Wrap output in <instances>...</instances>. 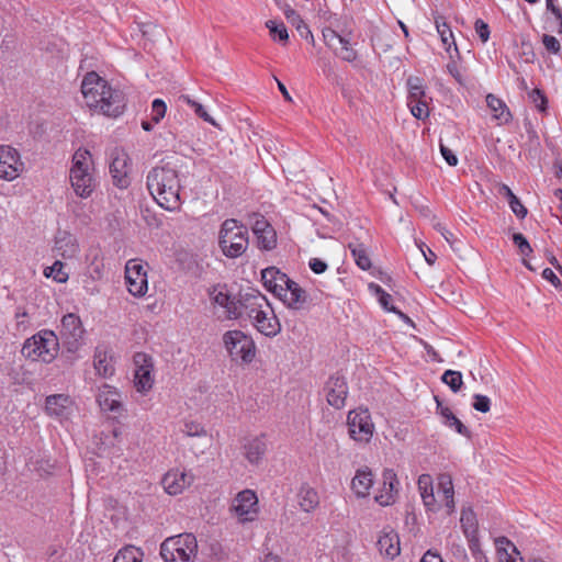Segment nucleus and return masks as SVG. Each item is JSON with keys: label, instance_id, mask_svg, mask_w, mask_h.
Segmentation results:
<instances>
[{"label": "nucleus", "instance_id": "5fc2aeb1", "mask_svg": "<svg viewBox=\"0 0 562 562\" xmlns=\"http://www.w3.org/2000/svg\"><path fill=\"white\" fill-rule=\"evenodd\" d=\"M542 44L543 46L546 47V49L551 53V54H559L560 50H561V44L560 42L557 40L555 36L553 35H549V34H543L542 35Z\"/></svg>", "mask_w": 562, "mask_h": 562}, {"label": "nucleus", "instance_id": "7ed1b4c3", "mask_svg": "<svg viewBox=\"0 0 562 562\" xmlns=\"http://www.w3.org/2000/svg\"><path fill=\"white\" fill-rule=\"evenodd\" d=\"M218 245L228 258L241 256L248 247V231L235 218L225 220L218 234Z\"/></svg>", "mask_w": 562, "mask_h": 562}, {"label": "nucleus", "instance_id": "c85d7f7f", "mask_svg": "<svg viewBox=\"0 0 562 562\" xmlns=\"http://www.w3.org/2000/svg\"><path fill=\"white\" fill-rule=\"evenodd\" d=\"M299 505L302 510L311 513L319 505L318 493L310 485H302L299 493Z\"/></svg>", "mask_w": 562, "mask_h": 562}, {"label": "nucleus", "instance_id": "dca6fc26", "mask_svg": "<svg viewBox=\"0 0 562 562\" xmlns=\"http://www.w3.org/2000/svg\"><path fill=\"white\" fill-rule=\"evenodd\" d=\"M97 401L100 408L103 412L112 413L113 417L120 416L123 412L122 395L116 389L108 384H103L99 390Z\"/></svg>", "mask_w": 562, "mask_h": 562}, {"label": "nucleus", "instance_id": "6e6552de", "mask_svg": "<svg viewBox=\"0 0 562 562\" xmlns=\"http://www.w3.org/2000/svg\"><path fill=\"white\" fill-rule=\"evenodd\" d=\"M348 432L358 442H369L373 436L374 425L368 408L350 411L347 416Z\"/></svg>", "mask_w": 562, "mask_h": 562}, {"label": "nucleus", "instance_id": "4be33fe9", "mask_svg": "<svg viewBox=\"0 0 562 562\" xmlns=\"http://www.w3.org/2000/svg\"><path fill=\"white\" fill-rule=\"evenodd\" d=\"M279 299L289 307L300 310L306 302V292L296 282L290 279V282L285 284Z\"/></svg>", "mask_w": 562, "mask_h": 562}, {"label": "nucleus", "instance_id": "f8f14e48", "mask_svg": "<svg viewBox=\"0 0 562 562\" xmlns=\"http://www.w3.org/2000/svg\"><path fill=\"white\" fill-rule=\"evenodd\" d=\"M232 510L241 522L252 521L258 514V497L251 490L239 492L233 501Z\"/></svg>", "mask_w": 562, "mask_h": 562}, {"label": "nucleus", "instance_id": "393cba45", "mask_svg": "<svg viewBox=\"0 0 562 562\" xmlns=\"http://www.w3.org/2000/svg\"><path fill=\"white\" fill-rule=\"evenodd\" d=\"M373 484V474L369 468L360 469L357 471L351 481V488L358 497H366Z\"/></svg>", "mask_w": 562, "mask_h": 562}, {"label": "nucleus", "instance_id": "412c9836", "mask_svg": "<svg viewBox=\"0 0 562 562\" xmlns=\"http://www.w3.org/2000/svg\"><path fill=\"white\" fill-rule=\"evenodd\" d=\"M376 546L380 553L391 560L401 552L400 538L393 529H384L378 539Z\"/></svg>", "mask_w": 562, "mask_h": 562}, {"label": "nucleus", "instance_id": "5701e85b", "mask_svg": "<svg viewBox=\"0 0 562 562\" xmlns=\"http://www.w3.org/2000/svg\"><path fill=\"white\" fill-rule=\"evenodd\" d=\"M93 366L97 373L102 378H110L115 372L111 351L102 346L95 348Z\"/></svg>", "mask_w": 562, "mask_h": 562}, {"label": "nucleus", "instance_id": "69168bd1", "mask_svg": "<svg viewBox=\"0 0 562 562\" xmlns=\"http://www.w3.org/2000/svg\"><path fill=\"white\" fill-rule=\"evenodd\" d=\"M420 495H422L425 506L428 507L429 509H431L432 506L435 505V496H434V492H432V486H430L429 492H428V488L420 490Z\"/></svg>", "mask_w": 562, "mask_h": 562}, {"label": "nucleus", "instance_id": "f704fd0d", "mask_svg": "<svg viewBox=\"0 0 562 562\" xmlns=\"http://www.w3.org/2000/svg\"><path fill=\"white\" fill-rule=\"evenodd\" d=\"M266 27L269 30L271 38L276 42L285 45L289 41V33L285 24L282 21L268 20Z\"/></svg>", "mask_w": 562, "mask_h": 562}, {"label": "nucleus", "instance_id": "bb28decb", "mask_svg": "<svg viewBox=\"0 0 562 562\" xmlns=\"http://www.w3.org/2000/svg\"><path fill=\"white\" fill-rule=\"evenodd\" d=\"M486 104L488 109L493 112L494 119L498 120L503 124L510 122V111L502 99H499L493 93H488L486 95Z\"/></svg>", "mask_w": 562, "mask_h": 562}, {"label": "nucleus", "instance_id": "c03bdc74", "mask_svg": "<svg viewBox=\"0 0 562 562\" xmlns=\"http://www.w3.org/2000/svg\"><path fill=\"white\" fill-rule=\"evenodd\" d=\"M179 101H180V102H183V103H187L188 105H190V106L194 110L195 114H196L199 117L203 119L205 122H209V123H211V124L215 125L214 120H213V119L209 115V113L204 110V108H203V105H202V104H200V103L195 102V101H194V100H192L189 95H184V94H182V95H180V97H179Z\"/></svg>", "mask_w": 562, "mask_h": 562}, {"label": "nucleus", "instance_id": "6ab92c4d", "mask_svg": "<svg viewBox=\"0 0 562 562\" xmlns=\"http://www.w3.org/2000/svg\"><path fill=\"white\" fill-rule=\"evenodd\" d=\"M261 280L265 288L272 292L278 299L290 282V278L276 267H269L261 271Z\"/></svg>", "mask_w": 562, "mask_h": 562}, {"label": "nucleus", "instance_id": "0e129e2a", "mask_svg": "<svg viewBox=\"0 0 562 562\" xmlns=\"http://www.w3.org/2000/svg\"><path fill=\"white\" fill-rule=\"evenodd\" d=\"M542 278L546 279L547 281H549L555 289H559L562 285L560 279L555 276L553 270H551L550 268H546L542 271Z\"/></svg>", "mask_w": 562, "mask_h": 562}, {"label": "nucleus", "instance_id": "a878e982", "mask_svg": "<svg viewBox=\"0 0 562 562\" xmlns=\"http://www.w3.org/2000/svg\"><path fill=\"white\" fill-rule=\"evenodd\" d=\"M70 403L69 396L64 394H54L46 397L45 411L49 416L63 417Z\"/></svg>", "mask_w": 562, "mask_h": 562}, {"label": "nucleus", "instance_id": "20e7f679", "mask_svg": "<svg viewBox=\"0 0 562 562\" xmlns=\"http://www.w3.org/2000/svg\"><path fill=\"white\" fill-rule=\"evenodd\" d=\"M91 155L87 149H78L72 156V166L69 179L75 193L82 198H89L94 191L95 183L90 172Z\"/></svg>", "mask_w": 562, "mask_h": 562}, {"label": "nucleus", "instance_id": "49530a36", "mask_svg": "<svg viewBox=\"0 0 562 562\" xmlns=\"http://www.w3.org/2000/svg\"><path fill=\"white\" fill-rule=\"evenodd\" d=\"M529 99L541 113L548 111V99L542 90L535 88L529 92Z\"/></svg>", "mask_w": 562, "mask_h": 562}, {"label": "nucleus", "instance_id": "6e6d98bb", "mask_svg": "<svg viewBox=\"0 0 562 562\" xmlns=\"http://www.w3.org/2000/svg\"><path fill=\"white\" fill-rule=\"evenodd\" d=\"M436 27L441 37L443 45L449 47L450 40H453V35L450 30V26L446 22L439 23L438 21H436ZM452 43H454V41H452Z\"/></svg>", "mask_w": 562, "mask_h": 562}, {"label": "nucleus", "instance_id": "c9c22d12", "mask_svg": "<svg viewBox=\"0 0 562 562\" xmlns=\"http://www.w3.org/2000/svg\"><path fill=\"white\" fill-rule=\"evenodd\" d=\"M144 552L135 546H125L113 559V562H143Z\"/></svg>", "mask_w": 562, "mask_h": 562}, {"label": "nucleus", "instance_id": "de8ad7c7", "mask_svg": "<svg viewBox=\"0 0 562 562\" xmlns=\"http://www.w3.org/2000/svg\"><path fill=\"white\" fill-rule=\"evenodd\" d=\"M213 301L222 307L226 308L228 314H233L234 304H237L226 292L216 290L213 291Z\"/></svg>", "mask_w": 562, "mask_h": 562}, {"label": "nucleus", "instance_id": "864d4df0", "mask_svg": "<svg viewBox=\"0 0 562 562\" xmlns=\"http://www.w3.org/2000/svg\"><path fill=\"white\" fill-rule=\"evenodd\" d=\"M450 551L456 562H468V555L464 547L457 541H449Z\"/></svg>", "mask_w": 562, "mask_h": 562}, {"label": "nucleus", "instance_id": "0eeeda50", "mask_svg": "<svg viewBox=\"0 0 562 562\" xmlns=\"http://www.w3.org/2000/svg\"><path fill=\"white\" fill-rule=\"evenodd\" d=\"M223 342L233 361L250 363L256 356L254 340L240 330H228L223 336Z\"/></svg>", "mask_w": 562, "mask_h": 562}, {"label": "nucleus", "instance_id": "423d86ee", "mask_svg": "<svg viewBox=\"0 0 562 562\" xmlns=\"http://www.w3.org/2000/svg\"><path fill=\"white\" fill-rule=\"evenodd\" d=\"M58 339L50 330H43L26 339L22 355L33 361L52 362L58 352Z\"/></svg>", "mask_w": 562, "mask_h": 562}, {"label": "nucleus", "instance_id": "4c0bfd02", "mask_svg": "<svg viewBox=\"0 0 562 562\" xmlns=\"http://www.w3.org/2000/svg\"><path fill=\"white\" fill-rule=\"evenodd\" d=\"M513 243L518 248L519 254L524 257L522 262L529 270H536L527 260L526 257L530 256L532 248L527 238L521 233L513 235Z\"/></svg>", "mask_w": 562, "mask_h": 562}, {"label": "nucleus", "instance_id": "09e8293b", "mask_svg": "<svg viewBox=\"0 0 562 562\" xmlns=\"http://www.w3.org/2000/svg\"><path fill=\"white\" fill-rule=\"evenodd\" d=\"M438 493H441L443 497L453 496V484L450 474L443 473L439 476Z\"/></svg>", "mask_w": 562, "mask_h": 562}, {"label": "nucleus", "instance_id": "13d9d810", "mask_svg": "<svg viewBox=\"0 0 562 562\" xmlns=\"http://www.w3.org/2000/svg\"><path fill=\"white\" fill-rule=\"evenodd\" d=\"M335 54L345 61L351 63L357 59V52L351 46H344L335 49Z\"/></svg>", "mask_w": 562, "mask_h": 562}, {"label": "nucleus", "instance_id": "e2e57ef3", "mask_svg": "<svg viewBox=\"0 0 562 562\" xmlns=\"http://www.w3.org/2000/svg\"><path fill=\"white\" fill-rule=\"evenodd\" d=\"M308 266L311 270L316 274H321L327 269V263L318 258L311 259Z\"/></svg>", "mask_w": 562, "mask_h": 562}, {"label": "nucleus", "instance_id": "9d476101", "mask_svg": "<svg viewBox=\"0 0 562 562\" xmlns=\"http://www.w3.org/2000/svg\"><path fill=\"white\" fill-rule=\"evenodd\" d=\"M125 280L128 292L143 296L148 290L147 272L140 259H130L125 265Z\"/></svg>", "mask_w": 562, "mask_h": 562}, {"label": "nucleus", "instance_id": "1a4fd4ad", "mask_svg": "<svg viewBox=\"0 0 562 562\" xmlns=\"http://www.w3.org/2000/svg\"><path fill=\"white\" fill-rule=\"evenodd\" d=\"M270 313L276 316L267 297L259 292L241 296L233 308L234 316H268Z\"/></svg>", "mask_w": 562, "mask_h": 562}, {"label": "nucleus", "instance_id": "774afa93", "mask_svg": "<svg viewBox=\"0 0 562 562\" xmlns=\"http://www.w3.org/2000/svg\"><path fill=\"white\" fill-rule=\"evenodd\" d=\"M420 562H443L441 555L432 550H428L423 555Z\"/></svg>", "mask_w": 562, "mask_h": 562}, {"label": "nucleus", "instance_id": "2eb2a0df", "mask_svg": "<svg viewBox=\"0 0 562 562\" xmlns=\"http://www.w3.org/2000/svg\"><path fill=\"white\" fill-rule=\"evenodd\" d=\"M23 162L19 151L11 146H0V178L14 180L22 171Z\"/></svg>", "mask_w": 562, "mask_h": 562}, {"label": "nucleus", "instance_id": "4468645a", "mask_svg": "<svg viewBox=\"0 0 562 562\" xmlns=\"http://www.w3.org/2000/svg\"><path fill=\"white\" fill-rule=\"evenodd\" d=\"M327 403L336 409L346 405L348 384L344 375L336 373L330 375L324 386Z\"/></svg>", "mask_w": 562, "mask_h": 562}, {"label": "nucleus", "instance_id": "bf43d9fd", "mask_svg": "<svg viewBox=\"0 0 562 562\" xmlns=\"http://www.w3.org/2000/svg\"><path fill=\"white\" fill-rule=\"evenodd\" d=\"M439 146H440V153H441L443 159L446 160V162L451 167L457 166L458 157L456 156V154L450 148H448L446 145H443L441 142H440Z\"/></svg>", "mask_w": 562, "mask_h": 562}, {"label": "nucleus", "instance_id": "ea45409f", "mask_svg": "<svg viewBox=\"0 0 562 562\" xmlns=\"http://www.w3.org/2000/svg\"><path fill=\"white\" fill-rule=\"evenodd\" d=\"M441 381L447 384L453 393L459 392L463 386L462 374L460 371L446 370L441 375Z\"/></svg>", "mask_w": 562, "mask_h": 562}, {"label": "nucleus", "instance_id": "f257e3e1", "mask_svg": "<svg viewBox=\"0 0 562 562\" xmlns=\"http://www.w3.org/2000/svg\"><path fill=\"white\" fill-rule=\"evenodd\" d=\"M183 159L177 156L161 160V164L151 168L146 178L147 189L154 200L167 211L180 209V177Z\"/></svg>", "mask_w": 562, "mask_h": 562}, {"label": "nucleus", "instance_id": "680f3d73", "mask_svg": "<svg viewBox=\"0 0 562 562\" xmlns=\"http://www.w3.org/2000/svg\"><path fill=\"white\" fill-rule=\"evenodd\" d=\"M338 33L331 29H326L323 31V37L326 45L330 48H335L336 41L338 38Z\"/></svg>", "mask_w": 562, "mask_h": 562}, {"label": "nucleus", "instance_id": "3c124183", "mask_svg": "<svg viewBox=\"0 0 562 562\" xmlns=\"http://www.w3.org/2000/svg\"><path fill=\"white\" fill-rule=\"evenodd\" d=\"M166 103L161 99H155L151 104V121L159 123L166 114Z\"/></svg>", "mask_w": 562, "mask_h": 562}, {"label": "nucleus", "instance_id": "a19ab883", "mask_svg": "<svg viewBox=\"0 0 562 562\" xmlns=\"http://www.w3.org/2000/svg\"><path fill=\"white\" fill-rule=\"evenodd\" d=\"M428 97L407 101V105L411 109L412 114L418 120H425L429 116Z\"/></svg>", "mask_w": 562, "mask_h": 562}, {"label": "nucleus", "instance_id": "603ef678", "mask_svg": "<svg viewBox=\"0 0 562 562\" xmlns=\"http://www.w3.org/2000/svg\"><path fill=\"white\" fill-rule=\"evenodd\" d=\"M472 407L480 413H487L491 409V400L482 394L473 396Z\"/></svg>", "mask_w": 562, "mask_h": 562}, {"label": "nucleus", "instance_id": "b1692460", "mask_svg": "<svg viewBox=\"0 0 562 562\" xmlns=\"http://www.w3.org/2000/svg\"><path fill=\"white\" fill-rule=\"evenodd\" d=\"M55 248L65 259L76 257L79 251L77 238L68 232L58 233L55 239Z\"/></svg>", "mask_w": 562, "mask_h": 562}, {"label": "nucleus", "instance_id": "ddd939ff", "mask_svg": "<svg viewBox=\"0 0 562 562\" xmlns=\"http://www.w3.org/2000/svg\"><path fill=\"white\" fill-rule=\"evenodd\" d=\"M133 360L135 364L134 385L138 392L146 393L154 383L151 358L144 352H136Z\"/></svg>", "mask_w": 562, "mask_h": 562}, {"label": "nucleus", "instance_id": "72a5a7b5", "mask_svg": "<svg viewBox=\"0 0 562 562\" xmlns=\"http://www.w3.org/2000/svg\"><path fill=\"white\" fill-rule=\"evenodd\" d=\"M350 252L357 263V266L362 270H369L372 266L370 257L367 252L363 244L360 243H350L348 245Z\"/></svg>", "mask_w": 562, "mask_h": 562}, {"label": "nucleus", "instance_id": "cd10ccee", "mask_svg": "<svg viewBox=\"0 0 562 562\" xmlns=\"http://www.w3.org/2000/svg\"><path fill=\"white\" fill-rule=\"evenodd\" d=\"M244 449L246 459L252 464H258L267 451L263 436L251 439L245 445Z\"/></svg>", "mask_w": 562, "mask_h": 562}, {"label": "nucleus", "instance_id": "58836bf2", "mask_svg": "<svg viewBox=\"0 0 562 562\" xmlns=\"http://www.w3.org/2000/svg\"><path fill=\"white\" fill-rule=\"evenodd\" d=\"M408 98L407 101L427 98L424 89L423 80L419 77H409L407 79Z\"/></svg>", "mask_w": 562, "mask_h": 562}, {"label": "nucleus", "instance_id": "37998d69", "mask_svg": "<svg viewBox=\"0 0 562 562\" xmlns=\"http://www.w3.org/2000/svg\"><path fill=\"white\" fill-rule=\"evenodd\" d=\"M65 265L56 260L53 266L47 267L44 271L46 277H52L57 282H66L68 279V273L64 271Z\"/></svg>", "mask_w": 562, "mask_h": 562}, {"label": "nucleus", "instance_id": "a18cd8bd", "mask_svg": "<svg viewBox=\"0 0 562 562\" xmlns=\"http://www.w3.org/2000/svg\"><path fill=\"white\" fill-rule=\"evenodd\" d=\"M138 29L144 37L153 42L162 36L164 33L157 24L151 22L139 23Z\"/></svg>", "mask_w": 562, "mask_h": 562}, {"label": "nucleus", "instance_id": "f03ea898", "mask_svg": "<svg viewBox=\"0 0 562 562\" xmlns=\"http://www.w3.org/2000/svg\"><path fill=\"white\" fill-rule=\"evenodd\" d=\"M81 92L87 105L105 116L117 117L126 106L125 94L113 88L95 71L87 72L81 82Z\"/></svg>", "mask_w": 562, "mask_h": 562}, {"label": "nucleus", "instance_id": "473e14b6", "mask_svg": "<svg viewBox=\"0 0 562 562\" xmlns=\"http://www.w3.org/2000/svg\"><path fill=\"white\" fill-rule=\"evenodd\" d=\"M254 326L262 335L273 337L281 330L280 318H252Z\"/></svg>", "mask_w": 562, "mask_h": 562}, {"label": "nucleus", "instance_id": "c756f323", "mask_svg": "<svg viewBox=\"0 0 562 562\" xmlns=\"http://www.w3.org/2000/svg\"><path fill=\"white\" fill-rule=\"evenodd\" d=\"M498 194L505 198L508 202V205L512 210V212L518 217V218H525L528 214V211L526 206L521 203V201L515 195V193L512 191V189L502 183L498 187Z\"/></svg>", "mask_w": 562, "mask_h": 562}, {"label": "nucleus", "instance_id": "a211bd4d", "mask_svg": "<svg viewBox=\"0 0 562 562\" xmlns=\"http://www.w3.org/2000/svg\"><path fill=\"white\" fill-rule=\"evenodd\" d=\"M193 480L194 476L192 473L176 470L167 472L164 475L161 483L169 495H178L182 493L186 487L190 486Z\"/></svg>", "mask_w": 562, "mask_h": 562}, {"label": "nucleus", "instance_id": "7c9ffc66", "mask_svg": "<svg viewBox=\"0 0 562 562\" xmlns=\"http://www.w3.org/2000/svg\"><path fill=\"white\" fill-rule=\"evenodd\" d=\"M369 289L374 294L384 311L395 313L397 316H407L406 314L395 308V306L392 304V295L386 293L379 284L371 283Z\"/></svg>", "mask_w": 562, "mask_h": 562}, {"label": "nucleus", "instance_id": "39448f33", "mask_svg": "<svg viewBox=\"0 0 562 562\" xmlns=\"http://www.w3.org/2000/svg\"><path fill=\"white\" fill-rule=\"evenodd\" d=\"M198 541L193 533L169 537L160 544V555L165 562H194Z\"/></svg>", "mask_w": 562, "mask_h": 562}, {"label": "nucleus", "instance_id": "e433bc0d", "mask_svg": "<svg viewBox=\"0 0 562 562\" xmlns=\"http://www.w3.org/2000/svg\"><path fill=\"white\" fill-rule=\"evenodd\" d=\"M461 527L467 539L477 536V524L472 510H463L461 515Z\"/></svg>", "mask_w": 562, "mask_h": 562}, {"label": "nucleus", "instance_id": "9b49d317", "mask_svg": "<svg viewBox=\"0 0 562 562\" xmlns=\"http://www.w3.org/2000/svg\"><path fill=\"white\" fill-rule=\"evenodd\" d=\"M131 159L122 148H114L111 153L110 173L113 184L119 189H126L131 184Z\"/></svg>", "mask_w": 562, "mask_h": 562}, {"label": "nucleus", "instance_id": "aec40b11", "mask_svg": "<svg viewBox=\"0 0 562 562\" xmlns=\"http://www.w3.org/2000/svg\"><path fill=\"white\" fill-rule=\"evenodd\" d=\"M436 412L442 418V424L449 428H453L459 435L471 438L469 428L453 414V412L445 406L438 396H435Z\"/></svg>", "mask_w": 562, "mask_h": 562}, {"label": "nucleus", "instance_id": "338daca9", "mask_svg": "<svg viewBox=\"0 0 562 562\" xmlns=\"http://www.w3.org/2000/svg\"><path fill=\"white\" fill-rule=\"evenodd\" d=\"M272 228V226L263 218H258L254 223L252 232L255 235L262 234L266 232V229Z\"/></svg>", "mask_w": 562, "mask_h": 562}, {"label": "nucleus", "instance_id": "8fccbe9b", "mask_svg": "<svg viewBox=\"0 0 562 562\" xmlns=\"http://www.w3.org/2000/svg\"><path fill=\"white\" fill-rule=\"evenodd\" d=\"M469 549L477 562H487V557L481 549L479 536L468 539Z\"/></svg>", "mask_w": 562, "mask_h": 562}, {"label": "nucleus", "instance_id": "2f4dec72", "mask_svg": "<svg viewBox=\"0 0 562 562\" xmlns=\"http://www.w3.org/2000/svg\"><path fill=\"white\" fill-rule=\"evenodd\" d=\"M64 327V335H67L75 342L83 338L86 330L82 327L81 318H60Z\"/></svg>", "mask_w": 562, "mask_h": 562}, {"label": "nucleus", "instance_id": "79ce46f5", "mask_svg": "<svg viewBox=\"0 0 562 562\" xmlns=\"http://www.w3.org/2000/svg\"><path fill=\"white\" fill-rule=\"evenodd\" d=\"M258 239V246L260 249L271 250L277 245V234L272 228L266 229L265 233L256 235Z\"/></svg>", "mask_w": 562, "mask_h": 562}, {"label": "nucleus", "instance_id": "f3484780", "mask_svg": "<svg viewBox=\"0 0 562 562\" xmlns=\"http://www.w3.org/2000/svg\"><path fill=\"white\" fill-rule=\"evenodd\" d=\"M398 480L392 469H385L382 473V487L375 495V501L382 506H389L395 502Z\"/></svg>", "mask_w": 562, "mask_h": 562}, {"label": "nucleus", "instance_id": "052dcab7", "mask_svg": "<svg viewBox=\"0 0 562 562\" xmlns=\"http://www.w3.org/2000/svg\"><path fill=\"white\" fill-rule=\"evenodd\" d=\"M184 432L188 435V436H201V435H204L205 434V430L204 428L199 424V423H195V422H187L184 424Z\"/></svg>", "mask_w": 562, "mask_h": 562}, {"label": "nucleus", "instance_id": "4d7b16f0", "mask_svg": "<svg viewBox=\"0 0 562 562\" xmlns=\"http://www.w3.org/2000/svg\"><path fill=\"white\" fill-rule=\"evenodd\" d=\"M474 29L480 40L486 43L490 38V26L482 19H477L474 23Z\"/></svg>", "mask_w": 562, "mask_h": 562}]
</instances>
